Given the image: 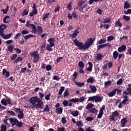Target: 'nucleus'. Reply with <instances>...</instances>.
I'll return each mask as SVG.
<instances>
[{
	"instance_id": "obj_1",
	"label": "nucleus",
	"mask_w": 131,
	"mask_h": 131,
	"mask_svg": "<svg viewBox=\"0 0 131 131\" xmlns=\"http://www.w3.org/2000/svg\"><path fill=\"white\" fill-rule=\"evenodd\" d=\"M48 42H49V44H48L47 45L46 50L47 51H49V52H53V47L55 46V39L54 38H50L48 39Z\"/></svg>"
},
{
	"instance_id": "obj_2",
	"label": "nucleus",
	"mask_w": 131,
	"mask_h": 131,
	"mask_svg": "<svg viewBox=\"0 0 131 131\" xmlns=\"http://www.w3.org/2000/svg\"><path fill=\"white\" fill-rule=\"evenodd\" d=\"M91 101V102L95 101V103H101L103 101V97H101L99 95L92 96L89 98L88 101Z\"/></svg>"
},
{
	"instance_id": "obj_3",
	"label": "nucleus",
	"mask_w": 131,
	"mask_h": 131,
	"mask_svg": "<svg viewBox=\"0 0 131 131\" xmlns=\"http://www.w3.org/2000/svg\"><path fill=\"white\" fill-rule=\"evenodd\" d=\"M74 45L79 48V50H84V47L83 42H79V41L77 40V39H75L73 40Z\"/></svg>"
},
{
	"instance_id": "obj_4",
	"label": "nucleus",
	"mask_w": 131,
	"mask_h": 131,
	"mask_svg": "<svg viewBox=\"0 0 131 131\" xmlns=\"http://www.w3.org/2000/svg\"><path fill=\"white\" fill-rule=\"evenodd\" d=\"M14 112L15 113H18V118L19 119H22L24 118V114L23 113V111L21 110V108H15L14 109Z\"/></svg>"
},
{
	"instance_id": "obj_5",
	"label": "nucleus",
	"mask_w": 131,
	"mask_h": 131,
	"mask_svg": "<svg viewBox=\"0 0 131 131\" xmlns=\"http://www.w3.org/2000/svg\"><path fill=\"white\" fill-rule=\"evenodd\" d=\"M25 27H31V28H32V32H33V33H36V26L32 24H30L29 20L27 21Z\"/></svg>"
},
{
	"instance_id": "obj_6",
	"label": "nucleus",
	"mask_w": 131,
	"mask_h": 131,
	"mask_svg": "<svg viewBox=\"0 0 131 131\" xmlns=\"http://www.w3.org/2000/svg\"><path fill=\"white\" fill-rule=\"evenodd\" d=\"M90 88L91 90H88L85 94H96L97 93V88L94 85H90Z\"/></svg>"
},
{
	"instance_id": "obj_7",
	"label": "nucleus",
	"mask_w": 131,
	"mask_h": 131,
	"mask_svg": "<svg viewBox=\"0 0 131 131\" xmlns=\"http://www.w3.org/2000/svg\"><path fill=\"white\" fill-rule=\"evenodd\" d=\"M32 56H34L33 63H37L38 62V60H39V55L38 54V52L37 51H34Z\"/></svg>"
},
{
	"instance_id": "obj_8",
	"label": "nucleus",
	"mask_w": 131,
	"mask_h": 131,
	"mask_svg": "<svg viewBox=\"0 0 131 131\" xmlns=\"http://www.w3.org/2000/svg\"><path fill=\"white\" fill-rule=\"evenodd\" d=\"M84 100H85V98L84 97H81L80 99L73 98L70 99L69 102H72V103H78V102H80V103H82V102H83Z\"/></svg>"
},
{
	"instance_id": "obj_9",
	"label": "nucleus",
	"mask_w": 131,
	"mask_h": 131,
	"mask_svg": "<svg viewBox=\"0 0 131 131\" xmlns=\"http://www.w3.org/2000/svg\"><path fill=\"white\" fill-rule=\"evenodd\" d=\"M40 100V99H39V98H38V97L34 96L30 99V102L31 104L33 105H35L36 103H37L38 102H39Z\"/></svg>"
},
{
	"instance_id": "obj_10",
	"label": "nucleus",
	"mask_w": 131,
	"mask_h": 131,
	"mask_svg": "<svg viewBox=\"0 0 131 131\" xmlns=\"http://www.w3.org/2000/svg\"><path fill=\"white\" fill-rule=\"evenodd\" d=\"M79 34V31H78V28H77L75 31H74L72 34L70 35V37H72V39L76 38V37Z\"/></svg>"
},
{
	"instance_id": "obj_11",
	"label": "nucleus",
	"mask_w": 131,
	"mask_h": 131,
	"mask_svg": "<svg viewBox=\"0 0 131 131\" xmlns=\"http://www.w3.org/2000/svg\"><path fill=\"white\" fill-rule=\"evenodd\" d=\"M121 127H124V126H125V125H126V123H127V122H128V121L127 120V119H126V118H123L121 120Z\"/></svg>"
},
{
	"instance_id": "obj_12",
	"label": "nucleus",
	"mask_w": 131,
	"mask_h": 131,
	"mask_svg": "<svg viewBox=\"0 0 131 131\" xmlns=\"http://www.w3.org/2000/svg\"><path fill=\"white\" fill-rule=\"evenodd\" d=\"M17 121L18 119H16V118H10L9 119V121L12 127L14 126V125H16Z\"/></svg>"
},
{
	"instance_id": "obj_13",
	"label": "nucleus",
	"mask_w": 131,
	"mask_h": 131,
	"mask_svg": "<svg viewBox=\"0 0 131 131\" xmlns=\"http://www.w3.org/2000/svg\"><path fill=\"white\" fill-rule=\"evenodd\" d=\"M37 103H38L37 104H35V107L39 108V109H43V106H44L43 102L40 99L39 102H38Z\"/></svg>"
},
{
	"instance_id": "obj_14",
	"label": "nucleus",
	"mask_w": 131,
	"mask_h": 131,
	"mask_svg": "<svg viewBox=\"0 0 131 131\" xmlns=\"http://www.w3.org/2000/svg\"><path fill=\"white\" fill-rule=\"evenodd\" d=\"M76 123L77 126L79 127L78 130H72V131H84V129H83V128L82 127H80V126H81V121H78Z\"/></svg>"
},
{
	"instance_id": "obj_15",
	"label": "nucleus",
	"mask_w": 131,
	"mask_h": 131,
	"mask_svg": "<svg viewBox=\"0 0 131 131\" xmlns=\"http://www.w3.org/2000/svg\"><path fill=\"white\" fill-rule=\"evenodd\" d=\"M0 36H2L4 39H9V38H11V37H12V33L5 35L3 33L0 35Z\"/></svg>"
},
{
	"instance_id": "obj_16",
	"label": "nucleus",
	"mask_w": 131,
	"mask_h": 131,
	"mask_svg": "<svg viewBox=\"0 0 131 131\" xmlns=\"http://www.w3.org/2000/svg\"><path fill=\"white\" fill-rule=\"evenodd\" d=\"M126 50V46L125 45H123L118 48V51L119 53H121V52H123Z\"/></svg>"
},
{
	"instance_id": "obj_17",
	"label": "nucleus",
	"mask_w": 131,
	"mask_h": 131,
	"mask_svg": "<svg viewBox=\"0 0 131 131\" xmlns=\"http://www.w3.org/2000/svg\"><path fill=\"white\" fill-rule=\"evenodd\" d=\"M7 28V26L6 25L2 24L0 25V35L4 33V31Z\"/></svg>"
},
{
	"instance_id": "obj_18",
	"label": "nucleus",
	"mask_w": 131,
	"mask_h": 131,
	"mask_svg": "<svg viewBox=\"0 0 131 131\" xmlns=\"http://www.w3.org/2000/svg\"><path fill=\"white\" fill-rule=\"evenodd\" d=\"M115 27H119V28H121V27H122V23L120 22L119 19L115 21Z\"/></svg>"
},
{
	"instance_id": "obj_19",
	"label": "nucleus",
	"mask_w": 131,
	"mask_h": 131,
	"mask_svg": "<svg viewBox=\"0 0 131 131\" xmlns=\"http://www.w3.org/2000/svg\"><path fill=\"white\" fill-rule=\"evenodd\" d=\"M3 74L5 76V77H10V72L7 71L6 69H3Z\"/></svg>"
},
{
	"instance_id": "obj_20",
	"label": "nucleus",
	"mask_w": 131,
	"mask_h": 131,
	"mask_svg": "<svg viewBox=\"0 0 131 131\" xmlns=\"http://www.w3.org/2000/svg\"><path fill=\"white\" fill-rule=\"evenodd\" d=\"M88 64L89 67L86 69V71L92 72V71L93 70V63L91 62H88Z\"/></svg>"
},
{
	"instance_id": "obj_21",
	"label": "nucleus",
	"mask_w": 131,
	"mask_h": 131,
	"mask_svg": "<svg viewBox=\"0 0 131 131\" xmlns=\"http://www.w3.org/2000/svg\"><path fill=\"white\" fill-rule=\"evenodd\" d=\"M106 41H107V40H106V39L101 38L99 40L97 41V42L96 43V45H97V46H98V45H101L102 43H105V42H106Z\"/></svg>"
},
{
	"instance_id": "obj_22",
	"label": "nucleus",
	"mask_w": 131,
	"mask_h": 131,
	"mask_svg": "<svg viewBox=\"0 0 131 131\" xmlns=\"http://www.w3.org/2000/svg\"><path fill=\"white\" fill-rule=\"evenodd\" d=\"M36 32L38 33V34H41L43 32L42 28L40 27V26H38L37 27Z\"/></svg>"
},
{
	"instance_id": "obj_23",
	"label": "nucleus",
	"mask_w": 131,
	"mask_h": 131,
	"mask_svg": "<svg viewBox=\"0 0 131 131\" xmlns=\"http://www.w3.org/2000/svg\"><path fill=\"white\" fill-rule=\"evenodd\" d=\"M55 112L56 114H61L63 112V108H56L55 110Z\"/></svg>"
},
{
	"instance_id": "obj_24",
	"label": "nucleus",
	"mask_w": 131,
	"mask_h": 131,
	"mask_svg": "<svg viewBox=\"0 0 131 131\" xmlns=\"http://www.w3.org/2000/svg\"><path fill=\"white\" fill-rule=\"evenodd\" d=\"M129 8H130V4H129V2L125 1L124 3V9H129Z\"/></svg>"
},
{
	"instance_id": "obj_25",
	"label": "nucleus",
	"mask_w": 131,
	"mask_h": 131,
	"mask_svg": "<svg viewBox=\"0 0 131 131\" xmlns=\"http://www.w3.org/2000/svg\"><path fill=\"white\" fill-rule=\"evenodd\" d=\"M111 21V17H106L103 19V24H106L107 23H110Z\"/></svg>"
},
{
	"instance_id": "obj_26",
	"label": "nucleus",
	"mask_w": 131,
	"mask_h": 131,
	"mask_svg": "<svg viewBox=\"0 0 131 131\" xmlns=\"http://www.w3.org/2000/svg\"><path fill=\"white\" fill-rule=\"evenodd\" d=\"M25 40H27V39H29V38H31L32 37H34V35L30 34L29 35H27L26 36H24Z\"/></svg>"
},
{
	"instance_id": "obj_27",
	"label": "nucleus",
	"mask_w": 131,
	"mask_h": 131,
	"mask_svg": "<svg viewBox=\"0 0 131 131\" xmlns=\"http://www.w3.org/2000/svg\"><path fill=\"white\" fill-rule=\"evenodd\" d=\"M8 19H10V16L8 15L5 16L3 18L4 23H9L10 20H8Z\"/></svg>"
},
{
	"instance_id": "obj_28",
	"label": "nucleus",
	"mask_w": 131,
	"mask_h": 131,
	"mask_svg": "<svg viewBox=\"0 0 131 131\" xmlns=\"http://www.w3.org/2000/svg\"><path fill=\"white\" fill-rule=\"evenodd\" d=\"M1 130L0 131H7V125L5 124H2L1 125Z\"/></svg>"
},
{
	"instance_id": "obj_29",
	"label": "nucleus",
	"mask_w": 131,
	"mask_h": 131,
	"mask_svg": "<svg viewBox=\"0 0 131 131\" xmlns=\"http://www.w3.org/2000/svg\"><path fill=\"white\" fill-rule=\"evenodd\" d=\"M14 46L15 45H9V46L8 47L9 52L12 53V52H13V51L14 50Z\"/></svg>"
},
{
	"instance_id": "obj_30",
	"label": "nucleus",
	"mask_w": 131,
	"mask_h": 131,
	"mask_svg": "<svg viewBox=\"0 0 131 131\" xmlns=\"http://www.w3.org/2000/svg\"><path fill=\"white\" fill-rule=\"evenodd\" d=\"M23 60V58L20 56H18L17 58L13 61L14 64H17L18 62H21Z\"/></svg>"
},
{
	"instance_id": "obj_31",
	"label": "nucleus",
	"mask_w": 131,
	"mask_h": 131,
	"mask_svg": "<svg viewBox=\"0 0 131 131\" xmlns=\"http://www.w3.org/2000/svg\"><path fill=\"white\" fill-rule=\"evenodd\" d=\"M75 83L76 85H77V86H80V88H82L83 85H84V83L83 82H79L77 81H75Z\"/></svg>"
},
{
	"instance_id": "obj_32",
	"label": "nucleus",
	"mask_w": 131,
	"mask_h": 131,
	"mask_svg": "<svg viewBox=\"0 0 131 131\" xmlns=\"http://www.w3.org/2000/svg\"><path fill=\"white\" fill-rule=\"evenodd\" d=\"M113 57L115 60H116L117 59V57H118V52L117 51H115L113 53Z\"/></svg>"
},
{
	"instance_id": "obj_33",
	"label": "nucleus",
	"mask_w": 131,
	"mask_h": 131,
	"mask_svg": "<svg viewBox=\"0 0 131 131\" xmlns=\"http://www.w3.org/2000/svg\"><path fill=\"white\" fill-rule=\"evenodd\" d=\"M116 94V90H115V89H114L111 92H110L108 93V97H114V96H115Z\"/></svg>"
},
{
	"instance_id": "obj_34",
	"label": "nucleus",
	"mask_w": 131,
	"mask_h": 131,
	"mask_svg": "<svg viewBox=\"0 0 131 131\" xmlns=\"http://www.w3.org/2000/svg\"><path fill=\"white\" fill-rule=\"evenodd\" d=\"M71 115H73V116H74L75 117H76V116H78V111H71Z\"/></svg>"
},
{
	"instance_id": "obj_35",
	"label": "nucleus",
	"mask_w": 131,
	"mask_h": 131,
	"mask_svg": "<svg viewBox=\"0 0 131 131\" xmlns=\"http://www.w3.org/2000/svg\"><path fill=\"white\" fill-rule=\"evenodd\" d=\"M28 13H29V11H28V10L26 9L23 11V13H21V15L23 17H24V16L28 15Z\"/></svg>"
},
{
	"instance_id": "obj_36",
	"label": "nucleus",
	"mask_w": 131,
	"mask_h": 131,
	"mask_svg": "<svg viewBox=\"0 0 131 131\" xmlns=\"http://www.w3.org/2000/svg\"><path fill=\"white\" fill-rule=\"evenodd\" d=\"M105 48V47L104 44H99V45H98L97 46V51H100V50H101V49H104Z\"/></svg>"
},
{
	"instance_id": "obj_37",
	"label": "nucleus",
	"mask_w": 131,
	"mask_h": 131,
	"mask_svg": "<svg viewBox=\"0 0 131 131\" xmlns=\"http://www.w3.org/2000/svg\"><path fill=\"white\" fill-rule=\"evenodd\" d=\"M78 67L80 68L84 69V63L82 61H80L78 62Z\"/></svg>"
},
{
	"instance_id": "obj_38",
	"label": "nucleus",
	"mask_w": 131,
	"mask_h": 131,
	"mask_svg": "<svg viewBox=\"0 0 131 131\" xmlns=\"http://www.w3.org/2000/svg\"><path fill=\"white\" fill-rule=\"evenodd\" d=\"M102 59H103V55H102L101 53L98 54L96 56V60H102Z\"/></svg>"
},
{
	"instance_id": "obj_39",
	"label": "nucleus",
	"mask_w": 131,
	"mask_h": 131,
	"mask_svg": "<svg viewBox=\"0 0 131 131\" xmlns=\"http://www.w3.org/2000/svg\"><path fill=\"white\" fill-rule=\"evenodd\" d=\"M122 19H123V20H125V21H128L129 20H130V16L124 15L122 16Z\"/></svg>"
},
{
	"instance_id": "obj_40",
	"label": "nucleus",
	"mask_w": 131,
	"mask_h": 131,
	"mask_svg": "<svg viewBox=\"0 0 131 131\" xmlns=\"http://www.w3.org/2000/svg\"><path fill=\"white\" fill-rule=\"evenodd\" d=\"M16 126L18 127H22V125H23V123L22 122H20L17 120V121L16 122V124H15Z\"/></svg>"
},
{
	"instance_id": "obj_41",
	"label": "nucleus",
	"mask_w": 131,
	"mask_h": 131,
	"mask_svg": "<svg viewBox=\"0 0 131 131\" xmlns=\"http://www.w3.org/2000/svg\"><path fill=\"white\" fill-rule=\"evenodd\" d=\"M43 112H50V107H49V105L46 104L45 108L43 110Z\"/></svg>"
},
{
	"instance_id": "obj_42",
	"label": "nucleus",
	"mask_w": 131,
	"mask_h": 131,
	"mask_svg": "<svg viewBox=\"0 0 131 131\" xmlns=\"http://www.w3.org/2000/svg\"><path fill=\"white\" fill-rule=\"evenodd\" d=\"M91 45L88 42H85L84 44V50H88Z\"/></svg>"
},
{
	"instance_id": "obj_43",
	"label": "nucleus",
	"mask_w": 131,
	"mask_h": 131,
	"mask_svg": "<svg viewBox=\"0 0 131 131\" xmlns=\"http://www.w3.org/2000/svg\"><path fill=\"white\" fill-rule=\"evenodd\" d=\"M88 83H93L94 82V77H91L87 79Z\"/></svg>"
},
{
	"instance_id": "obj_44",
	"label": "nucleus",
	"mask_w": 131,
	"mask_h": 131,
	"mask_svg": "<svg viewBox=\"0 0 131 131\" xmlns=\"http://www.w3.org/2000/svg\"><path fill=\"white\" fill-rule=\"evenodd\" d=\"M8 11H9V6H7L6 7V9L1 10V12H3V14H7Z\"/></svg>"
},
{
	"instance_id": "obj_45",
	"label": "nucleus",
	"mask_w": 131,
	"mask_h": 131,
	"mask_svg": "<svg viewBox=\"0 0 131 131\" xmlns=\"http://www.w3.org/2000/svg\"><path fill=\"white\" fill-rule=\"evenodd\" d=\"M94 107V104L93 103H88V105L86 106V109L89 110V109H91Z\"/></svg>"
},
{
	"instance_id": "obj_46",
	"label": "nucleus",
	"mask_w": 131,
	"mask_h": 131,
	"mask_svg": "<svg viewBox=\"0 0 131 131\" xmlns=\"http://www.w3.org/2000/svg\"><path fill=\"white\" fill-rule=\"evenodd\" d=\"M65 90V87L64 86H61L59 90V91L58 92V95H61L62 94L63 92H64Z\"/></svg>"
},
{
	"instance_id": "obj_47",
	"label": "nucleus",
	"mask_w": 131,
	"mask_h": 131,
	"mask_svg": "<svg viewBox=\"0 0 131 131\" xmlns=\"http://www.w3.org/2000/svg\"><path fill=\"white\" fill-rule=\"evenodd\" d=\"M36 14H37V11L32 10V12L30 13L29 16H30V17H33V16H34V15H36Z\"/></svg>"
},
{
	"instance_id": "obj_48",
	"label": "nucleus",
	"mask_w": 131,
	"mask_h": 131,
	"mask_svg": "<svg viewBox=\"0 0 131 131\" xmlns=\"http://www.w3.org/2000/svg\"><path fill=\"white\" fill-rule=\"evenodd\" d=\"M123 81V79L120 78L116 82L117 85H120L122 84V82Z\"/></svg>"
},
{
	"instance_id": "obj_49",
	"label": "nucleus",
	"mask_w": 131,
	"mask_h": 131,
	"mask_svg": "<svg viewBox=\"0 0 131 131\" xmlns=\"http://www.w3.org/2000/svg\"><path fill=\"white\" fill-rule=\"evenodd\" d=\"M84 4V1H78V4H77V6L78 7H82V6H83Z\"/></svg>"
},
{
	"instance_id": "obj_50",
	"label": "nucleus",
	"mask_w": 131,
	"mask_h": 131,
	"mask_svg": "<svg viewBox=\"0 0 131 131\" xmlns=\"http://www.w3.org/2000/svg\"><path fill=\"white\" fill-rule=\"evenodd\" d=\"M89 112H90V113H96V112H97V109L92 107L89 109Z\"/></svg>"
},
{
	"instance_id": "obj_51",
	"label": "nucleus",
	"mask_w": 131,
	"mask_h": 131,
	"mask_svg": "<svg viewBox=\"0 0 131 131\" xmlns=\"http://www.w3.org/2000/svg\"><path fill=\"white\" fill-rule=\"evenodd\" d=\"M95 40L93 39V38H90L89 39L88 43L90 46H92L94 43Z\"/></svg>"
},
{
	"instance_id": "obj_52",
	"label": "nucleus",
	"mask_w": 131,
	"mask_h": 131,
	"mask_svg": "<svg viewBox=\"0 0 131 131\" xmlns=\"http://www.w3.org/2000/svg\"><path fill=\"white\" fill-rule=\"evenodd\" d=\"M128 88L126 89V91L129 93V95H131V84H128Z\"/></svg>"
},
{
	"instance_id": "obj_53",
	"label": "nucleus",
	"mask_w": 131,
	"mask_h": 131,
	"mask_svg": "<svg viewBox=\"0 0 131 131\" xmlns=\"http://www.w3.org/2000/svg\"><path fill=\"white\" fill-rule=\"evenodd\" d=\"M17 54H14L12 55V56L10 57L12 61H14L16 60V58H17Z\"/></svg>"
},
{
	"instance_id": "obj_54",
	"label": "nucleus",
	"mask_w": 131,
	"mask_h": 131,
	"mask_svg": "<svg viewBox=\"0 0 131 131\" xmlns=\"http://www.w3.org/2000/svg\"><path fill=\"white\" fill-rule=\"evenodd\" d=\"M50 16V13H46L44 16H43L42 18V20H46L47 19V18L49 17V16Z\"/></svg>"
},
{
	"instance_id": "obj_55",
	"label": "nucleus",
	"mask_w": 131,
	"mask_h": 131,
	"mask_svg": "<svg viewBox=\"0 0 131 131\" xmlns=\"http://www.w3.org/2000/svg\"><path fill=\"white\" fill-rule=\"evenodd\" d=\"M110 85H111V81H107V82H105L104 86L105 88H107V86H110Z\"/></svg>"
},
{
	"instance_id": "obj_56",
	"label": "nucleus",
	"mask_w": 131,
	"mask_h": 131,
	"mask_svg": "<svg viewBox=\"0 0 131 131\" xmlns=\"http://www.w3.org/2000/svg\"><path fill=\"white\" fill-rule=\"evenodd\" d=\"M118 115H119V113H118V112L117 111H115L112 114V116H114V117H117Z\"/></svg>"
},
{
	"instance_id": "obj_57",
	"label": "nucleus",
	"mask_w": 131,
	"mask_h": 131,
	"mask_svg": "<svg viewBox=\"0 0 131 131\" xmlns=\"http://www.w3.org/2000/svg\"><path fill=\"white\" fill-rule=\"evenodd\" d=\"M45 68L47 71H50V70H52V66L48 64L45 67Z\"/></svg>"
},
{
	"instance_id": "obj_58",
	"label": "nucleus",
	"mask_w": 131,
	"mask_h": 131,
	"mask_svg": "<svg viewBox=\"0 0 131 131\" xmlns=\"http://www.w3.org/2000/svg\"><path fill=\"white\" fill-rule=\"evenodd\" d=\"M68 96H69V92L68 91V90H66L63 94V97L65 98Z\"/></svg>"
},
{
	"instance_id": "obj_59",
	"label": "nucleus",
	"mask_w": 131,
	"mask_h": 131,
	"mask_svg": "<svg viewBox=\"0 0 131 131\" xmlns=\"http://www.w3.org/2000/svg\"><path fill=\"white\" fill-rule=\"evenodd\" d=\"M113 39H114V37H113V36H108L107 37V41H111V40H113Z\"/></svg>"
},
{
	"instance_id": "obj_60",
	"label": "nucleus",
	"mask_w": 131,
	"mask_h": 131,
	"mask_svg": "<svg viewBox=\"0 0 131 131\" xmlns=\"http://www.w3.org/2000/svg\"><path fill=\"white\" fill-rule=\"evenodd\" d=\"M103 114H104V113L99 111V113L97 115V118H99V119L102 118V117L103 116Z\"/></svg>"
},
{
	"instance_id": "obj_61",
	"label": "nucleus",
	"mask_w": 131,
	"mask_h": 131,
	"mask_svg": "<svg viewBox=\"0 0 131 131\" xmlns=\"http://www.w3.org/2000/svg\"><path fill=\"white\" fill-rule=\"evenodd\" d=\"M66 129L64 127H58L56 131H66Z\"/></svg>"
},
{
	"instance_id": "obj_62",
	"label": "nucleus",
	"mask_w": 131,
	"mask_h": 131,
	"mask_svg": "<svg viewBox=\"0 0 131 131\" xmlns=\"http://www.w3.org/2000/svg\"><path fill=\"white\" fill-rule=\"evenodd\" d=\"M61 122L63 124H65V123H67V120H66V118L65 117H63L61 118Z\"/></svg>"
},
{
	"instance_id": "obj_63",
	"label": "nucleus",
	"mask_w": 131,
	"mask_h": 131,
	"mask_svg": "<svg viewBox=\"0 0 131 131\" xmlns=\"http://www.w3.org/2000/svg\"><path fill=\"white\" fill-rule=\"evenodd\" d=\"M20 36H21V33H18L15 35L14 38V39H18Z\"/></svg>"
},
{
	"instance_id": "obj_64",
	"label": "nucleus",
	"mask_w": 131,
	"mask_h": 131,
	"mask_svg": "<svg viewBox=\"0 0 131 131\" xmlns=\"http://www.w3.org/2000/svg\"><path fill=\"white\" fill-rule=\"evenodd\" d=\"M86 121H92L94 120V118L92 117H87L86 118Z\"/></svg>"
}]
</instances>
